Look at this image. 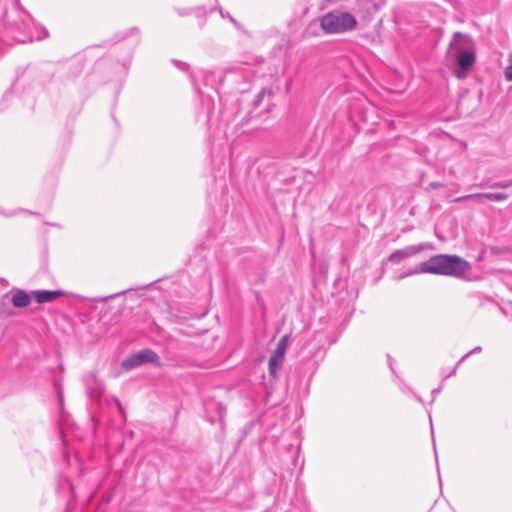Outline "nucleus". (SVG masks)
<instances>
[{
	"mask_svg": "<svg viewBox=\"0 0 512 512\" xmlns=\"http://www.w3.org/2000/svg\"><path fill=\"white\" fill-rule=\"evenodd\" d=\"M470 269V264L457 255L439 254L430 257L427 261L419 264L398 277L399 280L417 274L430 273L448 275L454 277L463 276Z\"/></svg>",
	"mask_w": 512,
	"mask_h": 512,
	"instance_id": "nucleus-1",
	"label": "nucleus"
},
{
	"mask_svg": "<svg viewBox=\"0 0 512 512\" xmlns=\"http://www.w3.org/2000/svg\"><path fill=\"white\" fill-rule=\"evenodd\" d=\"M319 21L320 27L326 34H342L352 31L358 23L354 15L341 10L326 13Z\"/></svg>",
	"mask_w": 512,
	"mask_h": 512,
	"instance_id": "nucleus-2",
	"label": "nucleus"
},
{
	"mask_svg": "<svg viewBox=\"0 0 512 512\" xmlns=\"http://www.w3.org/2000/svg\"><path fill=\"white\" fill-rule=\"evenodd\" d=\"M159 356L151 349H142L122 361V367L126 370L134 369L146 363H157Z\"/></svg>",
	"mask_w": 512,
	"mask_h": 512,
	"instance_id": "nucleus-3",
	"label": "nucleus"
},
{
	"mask_svg": "<svg viewBox=\"0 0 512 512\" xmlns=\"http://www.w3.org/2000/svg\"><path fill=\"white\" fill-rule=\"evenodd\" d=\"M433 249V245L431 243H419L416 245H409L403 249L395 250L388 257V261L393 264H399L406 258H410L416 254L421 253L424 250Z\"/></svg>",
	"mask_w": 512,
	"mask_h": 512,
	"instance_id": "nucleus-4",
	"label": "nucleus"
},
{
	"mask_svg": "<svg viewBox=\"0 0 512 512\" xmlns=\"http://www.w3.org/2000/svg\"><path fill=\"white\" fill-rule=\"evenodd\" d=\"M474 48V41L469 35L463 34L461 32H455L450 41L448 53L452 57Z\"/></svg>",
	"mask_w": 512,
	"mask_h": 512,
	"instance_id": "nucleus-5",
	"label": "nucleus"
},
{
	"mask_svg": "<svg viewBox=\"0 0 512 512\" xmlns=\"http://www.w3.org/2000/svg\"><path fill=\"white\" fill-rule=\"evenodd\" d=\"M286 346L287 337L284 336L279 340L276 351L269 359V374L273 378L277 376V372L283 363Z\"/></svg>",
	"mask_w": 512,
	"mask_h": 512,
	"instance_id": "nucleus-6",
	"label": "nucleus"
},
{
	"mask_svg": "<svg viewBox=\"0 0 512 512\" xmlns=\"http://www.w3.org/2000/svg\"><path fill=\"white\" fill-rule=\"evenodd\" d=\"M63 295L64 292L62 290H35L31 293V296L39 304L52 302Z\"/></svg>",
	"mask_w": 512,
	"mask_h": 512,
	"instance_id": "nucleus-7",
	"label": "nucleus"
},
{
	"mask_svg": "<svg viewBox=\"0 0 512 512\" xmlns=\"http://www.w3.org/2000/svg\"><path fill=\"white\" fill-rule=\"evenodd\" d=\"M453 57L456 59L458 66L462 70L467 71V70L471 69L473 67V65L475 64V61H476L475 48L470 49L469 51H464V52L457 54Z\"/></svg>",
	"mask_w": 512,
	"mask_h": 512,
	"instance_id": "nucleus-8",
	"label": "nucleus"
},
{
	"mask_svg": "<svg viewBox=\"0 0 512 512\" xmlns=\"http://www.w3.org/2000/svg\"><path fill=\"white\" fill-rule=\"evenodd\" d=\"M11 302L16 308H25L31 302V297L26 291L18 288H13L10 291Z\"/></svg>",
	"mask_w": 512,
	"mask_h": 512,
	"instance_id": "nucleus-9",
	"label": "nucleus"
},
{
	"mask_svg": "<svg viewBox=\"0 0 512 512\" xmlns=\"http://www.w3.org/2000/svg\"><path fill=\"white\" fill-rule=\"evenodd\" d=\"M17 12L19 14V17L21 18V21L20 22H11L8 19V15H7L6 16L7 23H9L11 26H13L16 29L21 30L26 27L27 21L30 20L31 16L26 11H24L22 8H17Z\"/></svg>",
	"mask_w": 512,
	"mask_h": 512,
	"instance_id": "nucleus-10",
	"label": "nucleus"
},
{
	"mask_svg": "<svg viewBox=\"0 0 512 512\" xmlns=\"http://www.w3.org/2000/svg\"><path fill=\"white\" fill-rule=\"evenodd\" d=\"M192 14H195L199 19V25L202 28L205 25L208 11L205 9V7H195L193 8Z\"/></svg>",
	"mask_w": 512,
	"mask_h": 512,
	"instance_id": "nucleus-11",
	"label": "nucleus"
},
{
	"mask_svg": "<svg viewBox=\"0 0 512 512\" xmlns=\"http://www.w3.org/2000/svg\"><path fill=\"white\" fill-rule=\"evenodd\" d=\"M268 95V96H272L273 95V92L271 89H267V88H263L257 95L256 97L254 98V100L252 101V105L254 108H258L260 106V104L262 103L264 97Z\"/></svg>",
	"mask_w": 512,
	"mask_h": 512,
	"instance_id": "nucleus-12",
	"label": "nucleus"
},
{
	"mask_svg": "<svg viewBox=\"0 0 512 512\" xmlns=\"http://www.w3.org/2000/svg\"><path fill=\"white\" fill-rule=\"evenodd\" d=\"M509 197L506 193H487L486 200L493 202H501L507 200Z\"/></svg>",
	"mask_w": 512,
	"mask_h": 512,
	"instance_id": "nucleus-13",
	"label": "nucleus"
},
{
	"mask_svg": "<svg viewBox=\"0 0 512 512\" xmlns=\"http://www.w3.org/2000/svg\"><path fill=\"white\" fill-rule=\"evenodd\" d=\"M510 186H512V179L508 181L493 182L489 184L488 187L492 189H506Z\"/></svg>",
	"mask_w": 512,
	"mask_h": 512,
	"instance_id": "nucleus-14",
	"label": "nucleus"
},
{
	"mask_svg": "<svg viewBox=\"0 0 512 512\" xmlns=\"http://www.w3.org/2000/svg\"><path fill=\"white\" fill-rule=\"evenodd\" d=\"M481 351L482 348L480 346H476L471 351H469L468 353L461 357V359L457 362V366H460L470 355L480 353Z\"/></svg>",
	"mask_w": 512,
	"mask_h": 512,
	"instance_id": "nucleus-15",
	"label": "nucleus"
},
{
	"mask_svg": "<svg viewBox=\"0 0 512 512\" xmlns=\"http://www.w3.org/2000/svg\"><path fill=\"white\" fill-rule=\"evenodd\" d=\"M487 193H475V194H469V197H472L471 200H475L478 203H482L484 200H486Z\"/></svg>",
	"mask_w": 512,
	"mask_h": 512,
	"instance_id": "nucleus-16",
	"label": "nucleus"
},
{
	"mask_svg": "<svg viewBox=\"0 0 512 512\" xmlns=\"http://www.w3.org/2000/svg\"><path fill=\"white\" fill-rule=\"evenodd\" d=\"M175 11L179 16L183 17L192 14L193 8H176Z\"/></svg>",
	"mask_w": 512,
	"mask_h": 512,
	"instance_id": "nucleus-17",
	"label": "nucleus"
},
{
	"mask_svg": "<svg viewBox=\"0 0 512 512\" xmlns=\"http://www.w3.org/2000/svg\"><path fill=\"white\" fill-rule=\"evenodd\" d=\"M174 65L181 70H188L189 65L179 60H173Z\"/></svg>",
	"mask_w": 512,
	"mask_h": 512,
	"instance_id": "nucleus-18",
	"label": "nucleus"
},
{
	"mask_svg": "<svg viewBox=\"0 0 512 512\" xmlns=\"http://www.w3.org/2000/svg\"><path fill=\"white\" fill-rule=\"evenodd\" d=\"M505 78L512 81V65L508 66L505 70Z\"/></svg>",
	"mask_w": 512,
	"mask_h": 512,
	"instance_id": "nucleus-19",
	"label": "nucleus"
},
{
	"mask_svg": "<svg viewBox=\"0 0 512 512\" xmlns=\"http://www.w3.org/2000/svg\"><path fill=\"white\" fill-rule=\"evenodd\" d=\"M471 199H472V197H469V194H468V195L457 197L453 201L454 202H463V201H467V200H471Z\"/></svg>",
	"mask_w": 512,
	"mask_h": 512,
	"instance_id": "nucleus-20",
	"label": "nucleus"
},
{
	"mask_svg": "<svg viewBox=\"0 0 512 512\" xmlns=\"http://www.w3.org/2000/svg\"><path fill=\"white\" fill-rule=\"evenodd\" d=\"M218 10H219L220 15H221L222 17H228V19H229L231 22H233V23H235V22H236V21H235V19H234L230 14H228V13H227V14H225V13L223 12L222 8H219Z\"/></svg>",
	"mask_w": 512,
	"mask_h": 512,
	"instance_id": "nucleus-21",
	"label": "nucleus"
},
{
	"mask_svg": "<svg viewBox=\"0 0 512 512\" xmlns=\"http://www.w3.org/2000/svg\"><path fill=\"white\" fill-rule=\"evenodd\" d=\"M458 367H459V366H457V364H456V365H455V367L453 368V370H452V371H450V373H449V374H448V375L443 379V381H444L445 379H447L448 377H451V376L455 375V374H456V371H457V369H458Z\"/></svg>",
	"mask_w": 512,
	"mask_h": 512,
	"instance_id": "nucleus-22",
	"label": "nucleus"
},
{
	"mask_svg": "<svg viewBox=\"0 0 512 512\" xmlns=\"http://www.w3.org/2000/svg\"><path fill=\"white\" fill-rule=\"evenodd\" d=\"M433 188H438L441 186V184L439 182H433L430 184Z\"/></svg>",
	"mask_w": 512,
	"mask_h": 512,
	"instance_id": "nucleus-23",
	"label": "nucleus"
},
{
	"mask_svg": "<svg viewBox=\"0 0 512 512\" xmlns=\"http://www.w3.org/2000/svg\"><path fill=\"white\" fill-rule=\"evenodd\" d=\"M442 387H439V388H436L432 391V394L435 396L436 394H438L440 391H441Z\"/></svg>",
	"mask_w": 512,
	"mask_h": 512,
	"instance_id": "nucleus-24",
	"label": "nucleus"
},
{
	"mask_svg": "<svg viewBox=\"0 0 512 512\" xmlns=\"http://www.w3.org/2000/svg\"><path fill=\"white\" fill-rule=\"evenodd\" d=\"M130 32L138 34L139 30H138V28L134 27V28H131Z\"/></svg>",
	"mask_w": 512,
	"mask_h": 512,
	"instance_id": "nucleus-25",
	"label": "nucleus"
},
{
	"mask_svg": "<svg viewBox=\"0 0 512 512\" xmlns=\"http://www.w3.org/2000/svg\"><path fill=\"white\" fill-rule=\"evenodd\" d=\"M58 397H59L60 405L63 406V397H62V395L59 394Z\"/></svg>",
	"mask_w": 512,
	"mask_h": 512,
	"instance_id": "nucleus-26",
	"label": "nucleus"
},
{
	"mask_svg": "<svg viewBox=\"0 0 512 512\" xmlns=\"http://www.w3.org/2000/svg\"><path fill=\"white\" fill-rule=\"evenodd\" d=\"M120 293H117V294H114V295H110L108 296L106 299H112V298H115L117 295H119Z\"/></svg>",
	"mask_w": 512,
	"mask_h": 512,
	"instance_id": "nucleus-27",
	"label": "nucleus"
},
{
	"mask_svg": "<svg viewBox=\"0 0 512 512\" xmlns=\"http://www.w3.org/2000/svg\"><path fill=\"white\" fill-rule=\"evenodd\" d=\"M389 367L391 370H393L392 360L389 358Z\"/></svg>",
	"mask_w": 512,
	"mask_h": 512,
	"instance_id": "nucleus-28",
	"label": "nucleus"
},
{
	"mask_svg": "<svg viewBox=\"0 0 512 512\" xmlns=\"http://www.w3.org/2000/svg\"><path fill=\"white\" fill-rule=\"evenodd\" d=\"M46 37H48V32L47 31H45V34H44L43 38H46Z\"/></svg>",
	"mask_w": 512,
	"mask_h": 512,
	"instance_id": "nucleus-29",
	"label": "nucleus"
}]
</instances>
